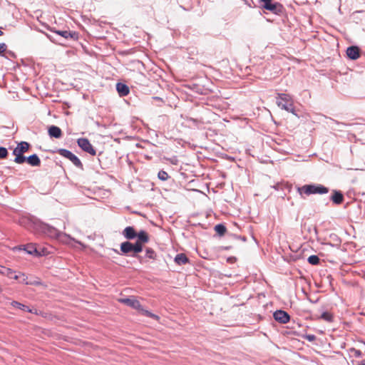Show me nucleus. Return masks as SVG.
Instances as JSON below:
<instances>
[{"label":"nucleus","mask_w":365,"mask_h":365,"mask_svg":"<svg viewBox=\"0 0 365 365\" xmlns=\"http://www.w3.org/2000/svg\"><path fill=\"white\" fill-rule=\"evenodd\" d=\"M149 241L148 234L141 230L139 232L138 239L133 244L129 241L122 242L120 244V251L125 255L134 257L135 254L143 251V245Z\"/></svg>","instance_id":"nucleus-1"},{"label":"nucleus","mask_w":365,"mask_h":365,"mask_svg":"<svg viewBox=\"0 0 365 365\" xmlns=\"http://www.w3.org/2000/svg\"><path fill=\"white\" fill-rule=\"evenodd\" d=\"M118 301L120 303L126 304L127 306H129V307L138 310L139 312H140L142 314H143L146 317L153 318L158 321L160 319V317L158 315L153 314L148 310L144 309L143 308L142 305L140 304V302L135 298L120 299Z\"/></svg>","instance_id":"nucleus-2"},{"label":"nucleus","mask_w":365,"mask_h":365,"mask_svg":"<svg viewBox=\"0 0 365 365\" xmlns=\"http://www.w3.org/2000/svg\"><path fill=\"white\" fill-rule=\"evenodd\" d=\"M30 148L29 143L22 141L18 144L14 150L13 154L15 155L14 162L18 164H22L26 161L24 153L27 152Z\"/></svg>","instance_id":"nucleus-3"},{"label":"nucleus","mask_w":365,"mask_h":365,"mask_svg":"<svg viewBox=\"0 0 365 365\" xmlns=\"http://www.w3.org/2000/svg\"><path fill=\"white\" fill-rule=\"evenodd\" d=\"M298 190L300 194L303 192L307 195L312 194H325L329 192V189L322 185H305Z\"/></svg>","instance_id":"nucleus-4"},{"label":"nucleus","mask_w":365,"mask_h":365,"mask_svg":"<svg viewBox=\"0 0 365 365\" xmlns=\"http://www.w3.org/2000/svg\"><path fill=\"white\" fill-rule=\"evenodd\" d=\"M277 104L282 109L294 113V106L292 98L289 95L286 93H279Z\"/></svg>","instance_id":"nucleus-5"},{"label":"nucleus","mask_w":365,"mask_h":365,"mask_svg":"<svg viewBox=\"0 0 365 365\" xmlns=\"http://www.w3.org/2000/svg\"><path fill=\"white\" fill-rule=\"evenodd\" d=\"M57 152L61 156L70 160L76 167L82 168L83 164L79 158L73 154L71 151L66 149H59Z\"/></svg>","instance_id":"nucleus-6"},{"label":"nucleus","mask_w":365,"mask_h":365,"mask_svg":"<svg viewBox=\"0 0 365 365\" xmlns=\"http://www.w3.org/2000/svg\"><path fill=\"white\" fill-rule=\"evenodd\" d=\"M77 143L83 151L91 154L93 156L96 155V150L93 148V145L87 138H79L77 140Z\"/></svg>","instance_id":"nucleus-7"},{"label":"nucleus","mask_w":365,"mask_h":365,"mask_svg":"<svg viewBox=\"0 0 365 365\" xmlns=\"http://www.w3.org/2000/svg\"><path fill=\"white\" fill-rule=\"evenodd\" d=\"M259 1L262 4V7L266 10L273 13H277L281 10V4L277 2H274L273 0H259Z\"/></svg>","instance_id":"nucleus-8"},{"label":"nucleus","mask_w":365,"mask_h":365,"mask_svg":"<svg viewBox=\"0 0 365 365\" xmlns=\"http://www.w3.org/2000/svg\"><path fill=\"white\" fill-rule=\"evenodd\" d=\"M44 226H47V224L36 220L29 222L28 229L37 233L43 234L46 230Z\"/></svg>","instance_id":"nucleus-9"},{"label":"nucleus","mask_w":365,"mask_h":365,"mask_svg":"<svg viewBox=\"0 0 365 365\" xmlns=\"http://www.w3.org/2000/svg\"><path fill=\"white\" fill-rule=\"evenodd\" d=\"M273 317L277 322L282 324H287L290 319L289 315L283 310L276 311L274 313Z\"/></svg>","instance_id":"nucleus-10"},{"label":"nucleus","mask_w":365,"mask_h":365,"mask_svg":"<svg viewBox=\"0 0 365 365\" xmlns=\"http://www.w3.org/2000/svg\"><path fill=\"white\" fill-rule=\"evenodd\" d=\"M123 235L127 240H133L135 237L138 239L139 232H137L133 227H126L123 231Z\"/></svg>","instance_id":"nucleus-11"},{"label":"nucleus","mask_w":365,"mask_h":365,"mask_svg":"<svg viewBox=\"0 0 365 365\" xmlns=\"http://www.w3.org/2000/svg\"><path fill=\"white\" fill-rule=\"evenodd\" d=\"M0 274L4 276L8 277L10 279H14L15 280H18V272H16L9 267H4L2 269H0Z\"/></svg>","instance_id":"nucleus-12"},{"label":"nucleus","mask_w":365,"mask_h":365,"mask_svg":"<svg viewBox=\"0 0 365 365\" xmlns=\"http://www.w3.org/2000/svg\"><path fill=\"white\" fill-rule=\"evenodd\" d=\"M53 32L56 33L57 34L63 36L65 38H72L74 40H77L78 38V33L75 31H57L53 30Z\"/></svg>","instance_id":"nucleus-13"},{"label":"nucleus","mask_w":365,"mask_h":365,"mask_svg":"<svg viewBox=\"0 0 365 365\" xmlns=\"http://www.w3.org/2000/svg\"><path fill=\"white\" fill-rule=\"evenodd\" d=\"M18 280L24 283L25 284H31V285H40L41 282L40 281H29L27 276L23 273L18 272Z\"/></svg>","instance_id":"nucleus-14"},{"label":"nucleus","mask_w":365,"mask_h":365,"mask_svg":"<svg viewBox=\"0 0 365 365\" xmlns=\"http://www.w3.org/2000/svg\"><path fill=\"white\" fill-rule=\"evenodd\" d=\"M346 54L351 59L356 60L359 58V48L357 46H350L346 50Z\"/></svg>","instance_id":"nucleus-15"},{"label":"nucleus","mask_w":365,"mask_h":365,"mask_svg":"<svg viewBox=\"0 0 365 365\" xmlns=\"http://www.w3.org/2000/svg\"><path fill=\"white\" fill-rule=\"evenodd\" d=\"M44 228L46 229L45 230V232H44V235L50 237H53V238H57V237H59L61 236L59 232L58 231V230H56L55 227H51L48 225H47V226H44Z\"/></svg>","instance_id":"nucleus-16"},{"label":"nucleus","mask_w":365,"mask_h":365,"mask_svg":"<svg viewBox=\"0 0 365 365\" xmlns=\"http://www.w3.org/2000/svg\"><path fill=\"white\" fill-rule=\"evenodd\" d=\"M48 135L51 138H60L62 136V131L60 128L56 125H51L48 128Z\"/></svg>","instance_id":"nucleus-17"},{"label":"nucleus","mask_w":365,"mask_h":365,"mask_svg":"<svg viewBox=\"0 0 365 365\" xmlns=\"http://www.w3.org/2000/svg\"><path fill=\"white\" fill-rule=\"evenodd\" d=\"M116 90L119 96L121 97L126 96L127 95H128L130 92L129 87L127 85L122 83H118L116 84Z\"/></svg>","instance_id":"nucleus-18"},{"label":"nucleus","mask_w":365,"mask_h":365,"mask_svg":"<svg viewBox=\"0 0 365 365\" xmlns=\"http://www.w3.org/2000/svg\"><path fill=\"white\" fill-rule=\"evenodd\" d=\"M344 195L339 191L334 190L333 195L331 197V200L336 205H340L344 201Z\"/></svg>","instance_id":"nucleus-19"},{"label":"nucleus","mask_w":365,"mask_h":365,"mask_svg":"<svg viewBox=\"0 0 365 365\" xmlns=\"http://www.w3.org/2000/svg\"><path fill=\"white\" fill-rule=\"evenodd\" d=\"M26 162L31 166H39L41 160L36 154H33L26 158Z\"/></svg>","instance_id":"nucleus-20"},{"label":"nucleus","mask_w":365,"mask_h":365,"mask_svg":"<svg viewBox=\"0 0 365 365\" xmlns=\"http://www.w3.org/2000/svg\"><path fill=\"white\" fill-rule=\"evenodd\" d=\"M24 250L30 255L36 256L37 245L34 243H29L24 246Z\"/></svg>","instance_id":"nucleus-21"},{"label":"nucleus","mask_w":365,"mask_h":365,"mask_svg":"<svg viewBox=\"0 0 365 365\" xmlns=\"http://www.w3.org/2000/svg\"><path fill=\"white\" fill-rule=\"evenodd\" d=\"M51 253L47 247L40 246L37 245L36 257L46 256Z\"/></svg>","instance_id":"nucleus-22"},{"label":"nucleus","mask_w":365,"mask_h":365,"mask_svg":"<svg viewBox=\"0 0 365 365\" xmlns=\"http://www.w3.org/2000/svg\"><path fill=\"white\" fill-rule=\"evenodd\" d=\"M175 262L179 265L185 264L188 262V258L185 254L180 253L176 255Z\"/></svg>","instance_id":"nucleus-23"},{"label":"nucleus","mask_w":365,"mask_h":365,"mask_svg":"<svg viewBox=\"0 0 365 365\" xmlns=\"http://www.w3.org/2000/svg\"><path fill=\"white\" fill-rule=\"evenodd\" d=\"M11 305L13 307H15V308H17V309H21L24 311H26L28 312H31V313L32 312V310L31 309H29L27 306H26L19 302L13 301L11 302Z\"/></svg>","instance_id":"nucleus-24"},{"label":"nucleus","mask_w":365,"mask_h":365,"mask_svg":"<svg viewBox=\"0 0 365 365\" xmlns=\"http://www.w3.org/2000/svg\"><path fill=\"white\" fill-rule=\"evenodd\" d=\"M320 319L331 322L333 320V314L329 312H324L321 314Z\"/></svg>","instance_id":"nucleus-25"},{"label":"nucleus","mask_w":365,"mask_h":365,"mask_svg":"<svg viewBox=\"0 0 365 365\" xmlns=\"http://www.w3.org/2000/svg\"><path fill=\"white\" fill-rule=\"evenodd\" d=\"M215 230L220 236L224 235L227 231L226 227L223 225H221V224L217 225L215 227Z\"/></svg>","instance_id":"nucleus-26"},{"label":"nucleus","mask_w":365,"mask_h":365,"mask_svg":"<svg viewBox=\"0 0 365 365\" xmlns=\"http://www.w3.org/2000/svg\"><path fill=\"white\" fill-rule=\"evenodd\" d=\"M308 262L313 265H317L319 263V258L317 255H311L308 257Z\"/></svg>","instance_id":"nucleus-27"},{"label":"nucleus","mask_w":365,"mask_h":365,"mask_svg":"<svg viewBox=\"0 0 365 365\" xmlns=\"http://www.w3.org/2000/svg\"><path fill=\"white\" fill-rule=\"evenodd\" d=\"M158 176L160 180H163V181L168 180V178H169L168 174L164 170H160L158 173Z\"/></svg>","instance_id":"nucleus-28"},{"label":"nucleus","mask_w":365,"mask_h":365,"mask_svg":"<svg viewBox=\"0 0 365 365\" xmlns=\"http://www.w3.org/2000/svg\"><path fill=\"white\" fill-rule=\"evenodd\" d=\"M155 253L151 248H148L146 250V257L150 259H155Z\"/></svg>","instance_id":"nucleus-29"},{"label":"nucleus","mask_w":365,"mask_h":365,"mask_svg":"<svg viewBox=\"0 0 365 365\" xmlns=\"http://www.w3.org/2000/svg\"><path fill=\"white\" fill-rule=\"evenodd\" d=\"M8 155V151L5 148L0 147V158H6Z\"/></svg>","instance_id":"nucleus-30"},{"label":"nucleus","mask_w":365,"mask_h":365,"mask_svg":"<svg viewBox=\"0 0 365 365\" xmlns=\"http://www.w3.org/2000/svg\"><path fill=\"white\" fill-rule=\"evenodd\" d=\"M6 50V45L4 43H0V55L4 53Z\"/></svg>","instance_id":"nucleus-31"},{"label":"nucleus","mask_w":365,"mask_h":365,"mask_svg":"<svg viewBox=\"0 0 365 365\" xmlns=\"http://www.w3.org/2000/svg\"><path fill=\"white\" fill-rule=\"evenodd\" d=\"M306 339H308L309 341H313L315 340L316 336L313 334H309L306 336Z\"/></svg>","instance_id":"nucleus-32"},{"label":"nucleus","mask_w":365,"mask_h":365,"mask_svg":"<svg viewBox=\"0 0 365 365\" xmlns=\"http://www.w3.org/2000/svg\"><path fill=\"white\" fill-rule=\"evenodd\" d=\"M3 35V32L0 30V36Z\"/></svg>","instance_id":"nucleus-33"},{"label":"nucleus","mask_w":365,"mask_h":365,"mask_svg":"<svg viewBox=\"0 0 365 365\" xmlns=\"http://www.w3.org/2000/svg\"><path fill=\"white\" fill-rule=\"evenodd\" d=\"M1 290H2V289H1V288L0 287V292H1Z\"/></svg>","instance_id":"nucleus-34"}]
</instances>
